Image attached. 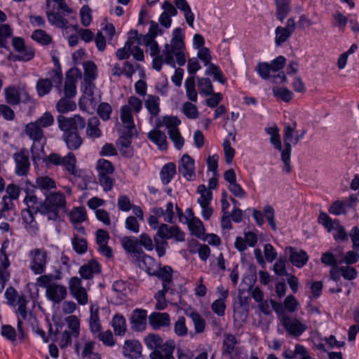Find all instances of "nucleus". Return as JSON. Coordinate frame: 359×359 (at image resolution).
Instances as JSON below:
<instances>
[{"instance_id":"obj_1","label":"nucleus","mask_w":359,"mask_h":359,"mask_svg":"<svg viewBox=\"0 0 359 359\" xmlns=\"http://www.w3.org/2000/svg\"><path fill=\"white\" fill-rule=\"evenodd\" d=\"M59 129L63 132L62 140L68 149L78 150L83 143V138L79 130H82L86 126L84 118L80 115L66 117L59 115L57 117Z\"/></svg>"},{"instance_id":"obj_2","label":"nucleus","mask_w":359,"mask_h":359,"mask_svg":"<svg viewBox=\"0 0 359 359\" xmlns=\"http://www.w3.org/2000/svg\"><path fill=\"white\" fill-rule=\"evenodd\" d=\"M297 128V123L294 122L292 125L285 123L283 129L284 148L282 147L279 129L277 126L269 127L265 128V131L270 135V142L274 148L281 151V160L283 162V171L290 173L292 170L290 165V156L292 152V146L290 142L292 139V134Z\"/></svg>"},{"instance_id":"obj_3","label":"nucleus","mask_w":359,"mask_h":359,"mask_svg":"<svg viewBox=\"0 0 359 359\" xmlns=\"http://www.w3.org/2000/svg\"><path fill=\"white\" fill-rule=\"evenodd\" d=\"M146 346L151 350L150 359H175L173 353L175 342L172 339L164 340L158 334L150 333L144 339Z\"/></svg>"},{"instance_id":"obj_4","label":"nucleus","mask_w":359,"mask_h":359,"mask_svg":"<svg viewBox=\"0 0 359 359\" xmlns=\"http://www.w3.org/2000/svg\"><path fill=\"white\" fill-rule=\"evenodd\" d=\"M66 198L61 191L50 192L40 203L37 211L48 220L55 221L66 212Z\"/></svg>"},{"instance_id":"obj_5","label":"nucleus","mask_w":359,"mask_h":359,"mask_svg":"<svg viewBox=\"0 0 359 359\" xmlns=\"http://www.w3.org/2000/svg\"><path fill=\"white\" fill-rule=\"evenodd\" d=\"M60 278L59 275L54 276L53 274L41 275L36 278V285L41 287L46 288L47 299L54 304H60L67 296L66 286L53 282Z\"/></svg>"},{"instance_id":"obj_6","label":"nucleus","mask_w":359,"mask_h":359,"mask_svg":"<svg viewBox=\"0 0 359 359\" xmlns=\"http://www.w3.org/2000/svg\"><path fill=\"white\" fill-rule=\"evenodd\" d=\"M96 169L97 179L103 190L107 192L111 191L114 184V179L111 177L114 172L112 163L108 160L100 158L97 162Z\"/></svg>"},{"instance_id":"obj_7","label":"nucleus","mask_w":359,"mask_h":359,"mask_svg":"<svg viewBox=\"0 0 359 359\" xmlns=\"http://www.w3.org/2000/svg\"><path fill=\"white\" fill-rule=\"evenodd\" d=\"M62 71L60 69H53L50 79H40L38 80L36 86L38 95L40 97H43L48 94L53 86L57 89L60 94L62 91Z\"/></svg>"},{"instance_id":"obj_8","label":"nucleus","mask_w":359,"mask_h":359,"mask_svg":"<svg viewBox=\"0 0 359 359\" xmlns=\"http://www.w3.org/2000/svg\"><path fill=\"white\" fill-rule=\"evenodd\" d=\"M184 49V36L180 27L174 29L172 38L170 44H166L163 50V55L165 56V62L171 65L172 67H175V62L174 60V52L178 50H183Z\"/></svg>"},{"instance_id":"obj_9","label":"nucleus","mask_w":359,"mask_h":359,"mask_svg":"<svg viewBox=\"0 0 359 359\" xmlns=\"http://www.w3.org/2000/svg\"><path fill=\"white\" fill-rule=\"evenodd\" d=\"M29 269L36 275H43L48 262V252L44 248H34L29 252Z\"/></svg>"},{"instance_id":"obj_10","label":"nucleus","mask_w":359,"mask_h":359,"mask_svg":"<svg viewBox=\"0 0 359 359\" xmlns=\"http://www.w3.org/2000/svg\"><path fill=\"white\" fill-rule=\"evenodd\" d=\"M47 165H62L65 170L73 175H77L76 158L74 153L69 152L65 156L51 153L44 161Z\"/></svg>"},{"instance_id":"obj_11","label":"nucleus","mask_w":359,"mask_h":359,"mask_svg":"<svg viewBox=\"0 0 359 359\" xmlns=\"http://www.w3.org/2000/svg\"><path fill=\"white\" fill-rule=\"evenodd\" d=\"M11 45L13 50L18 53L12 55L13 61L28 62L34 58L35 55L34 48L29 46H26L23 38L20 36L13 37Z\"/></svg>"},{"instance_id":"obj_12","label":"nucleus","mask_w":359,"mask_h":359,"mask_svg":"<svg viewBox=\"0 0 359 359\" xmlns=\"http://www.w3.org/2000/svg\"><path fill=\"white\" fill-rule=\"evenodd\" d=\"M142 101L135 97L130 96L128 99V104L122 106L120 109V117L123 123H133V112L137 114L142 109Z\"/></svg>"},{"instance_id":"obj_13","label":"nucleus","mask_w":359,"mask_h":359,"mask_svg":"<svg viewBox=\"0 0 359 359\" xmlns=\"http://www.w3.org/2000/svg\"><path fill=\"white\" fill-rule=\"evenodd\" d=\"M25 133L30 140L33 141L32 150L39 146L43 151V147L46 144V137L44 135L43 129L35 122H30L25 126Z\"/></svg>"},{"instance_id":"obj_14","label":"nucleus","mask_w":359,"mask_h":359,"mask_svg":"<svg viewBox=\"0 0 359 359\" xmlns=\"http://www.w3.org/2000/svg\"><path fill=\"white\" fill-rule=\"evenodd\" d=\"M81 77V72L77 68L70 69L66 73L63 88L64 95L67 97H74L76 95V83Z\"/></svg>"},{"instance_id":"obj_15","label":"nucleus","mask_w":359,"mask_h":359,"mask_svg":"<svg viewBox=\"0 0 359 359\" xmlns=\"http://www.w3.org/2000/svg\"><path fill=\"white\" fill-rule=\"evenodd\" d=\"M156 236L166 240L174 238L176 241L179 242L185 240L184 232L178 226H169L166 224H162L158 226Z\"/></svg>"},{"instance_id":"obj_16","label":"nucleus","mask_w":359,"mask_h":359,"mask_svg":"<svg viewBox=\"0 0 359 359\" xmlns=\"http://www.w3.org/2000/svg\"><path fill=\"white\" fill-rule=\"evenodd\" d=\"M83 69L86 90L90 96L93 97V88H95V84L93 83V81L96 79L97 75V66L93 62L87 61L83 63Z\"/></svg>"},{"instance_id":"obj_17","label":"nucleus","mask_w":359,"mask_h":359,"mask_svg":"<svg viewBox=\"0 0 359 359\" xmlns=\"http://www.w3.org/2000/svg\"><path fill=\"white\" fill-rule=\"evenodd\" d=\"M178 170L186 180H194L195 178L194 160L188 154H184L180 161Z\"/></svg>"},{"instance_id":"obj_18","label":"nucleus","mask_w":359,"mask_h":359,"mask_svg":"<svg viewBox=\"0 0 359 359\" xmlns=\"http://www.w3.org/2000/svg\"><path fill=\"white\" fill-rule=\"evenodd\" d=\"M149 324L155 330L168 327L170 317L168 313L153 312L149 316Z\"/></svg>"},{"instance_id":"obj_19","label":"nucleus","mask_w":359,"mask_h":359,"mask_svg":"<svg viewBox=\"0 0 359 359\" xmlns=\"http://www.w3.org/2000/svg\"><path fill=\"white\" fill-rule=\"evenodd\" d=\"M121 245L125 251L135 259L143 253V250L139 245L138 238L134 236H125L121 239Z\"/></svg>"},{"instance_id":"obj_20","label":"nucleus","mask_w":359,"mask_h":359,"mask_svg":"<svg viewBox=\"0 0 359 359\" xmlns=\"http://www.w3.org/2000/svg\"><path fill=\"white\" fill-rule=\"evenodd\" d=\"M283 325L290 334L295 337L300 336L306 329V326L299 320L288 316L283 317Z\"/></svg>"},{"instance_id":"obj_21","label":"nucleus","mask_w":359,"mask_h":359,"mask_svg":"<svg viewBox=\"0 0 359 359\" xmlns=\"http://www.w3.org/2000/svg\"><path fill=\"white\" fill-rule=\"evenodd\" d=\"M142 346L137 340H126L123 346V354L130 359H137L142 355Z\"/></svg>"},{"instance_id":"obj_22","label":"nucleus","mask_w":359,"mask_h":359,"mask_svg":"<svg viewBox=\"0 0 359 359\" xmlns=\"http://www.w3.org/2000/svg\"><path fill=\"white\" fill-rule=\"evenodd\" d=\"M131 328L136 332L145 330L147 325V311L136 309L130 317Z\"/></svg>"},{"instance_id":"obj_23","label":"nucleus","mask_w":359,"mask_h":359,"mask_svg":"<svg viewBox=\"0 0 359 359\" xmlns=\"http://www.w3.org/2000/svg\"><path fill=\"white\" fill-rule=\"evenodd\" d=\"M173 270L170 266H164L156 269L152 276H156L162 280V285L164 287H170L174 288L172 282Z\"/></svg>"},{"instance_id":"obj_24","label":"nucleus","mask_w":359,"mask_h":359,"mask_svg":"<svg viewBox=\"0 0 359 359\" xmlns=\"http://www.w3.org/2000/svg\"><path fill=\"white\" fill-rule=\"evenodd\" d=\"M13 158L16 164V174L19 176L26 175L30 166L29 157L23 152H19L14 154Z\"/></svg>"},{"instance_id":"obj_25","label":"nucleus","mask_w":359,"mask_h":359,"mask_svg":"<svg viewBox=\"0 0 359 359\" xmlns=\"http://www.w3.org/2000/svg\"><path fill=\"white\" fill-rule=\"evenodd\" d=\"M184 314L190 318L194 325L195 332L197 334L202 333L205 331V321L201 314L195 309L189 307L184 311Z\"/></svg>"},{"instance_id":"obj_26","label":"nucleus","mask_w":359,"mask_h":359,"mask_svg":"<svg viewBox=\"0 0 359 359\" xmlns=\"http://www.w3.org/2000/svg\"><path fill=\"white\" fill-rule=\"evenodd\" d=\"M135 260L138 262L139 266L144 270L149 276H152L155 272L156 263L152 257L143 252V253L140 255V257H136Z\"/></svg>"},{"instance_id":"obj_27","label":"nucleus","mask_w":359,"mask_h":359,"mask_svg":"<svg viewBox=\"0 0 359 359\" xmlns=\"http://www.w3.org/2000/svg\"><path fill=\"white\" fill-rule=\"evenodd\" d=\"M101 266L96 260H90L80 267L79 273L84 279H91L94 274L100 273Z\"/></svg>"},{"instance_id":"obj_28","label":"nucleus","mask_w":359,"mask_h":359,"mask_svg":"<svg viewBox=\"0 0 359 359\" xmlns=\"http://www.w3.org/2000/svg\"><path fill=\"white\" fill-rule=\"evenodd\" d=\"M288 250L290 252V260L294 266L301 268L307 263L309 256L304 250H301L297 251L292 247H290Z\"/></svg>"},{"instance_id":"obj_29","label":"nucleus","mask_w":359,"mask_h":359,"mask_svg":"<svg viewBox=\"0 0 359 359\" xmlns=\"http://www.w3.org/2000/svg\"><path fill=\"white\" fill-rule=\"evenodd\" d=\"M148 139L156 144L161 150L167 149V141L165 134L158 129H154L147 134Z\"/></svg>"},{"instance_id":"obj_30","label":"nucleus","mask_w":359,"mask_h":359,"mask_svg":"<svg viewBox=\"0 0 359 359\" xmlns=\"http://www.w3.org/2000/svg\"><path fill=\"white\" fill-rule=\"evenodd\" d=\"M144 105L151 117H156L159 115L160 98L154 95H148L144 101Z\"/></svg>"},{"instance_id":"obj_31","label":"nucleus","mask_w":359,"mask_h":359,"mask_svg":"<svg viewBox=\"0 0 359 359\" xmlns=\"http://www.w3.org/2000/svg\"><path fill=\"white\" fill-rule=\"evenodd\" d=\"M177 173L176 165L174 163L170 162L165 164L160 172V177L164 185L168 184Z\"/></svg>"},{"instance_id":"obj_32","label":"nucleus","mask_w":359,"mask_h":359,"mask_svg":"<svg viewBox=\"0 0 359 359\" xmlns=\"http://www.w3.org/2000/svg\"><path fill=\"white\" fill-rule=\"evenodd\" d=\"M90 315L89 318L90 330L93 335L101 330V323L99 316V308L92 305L90 308Z\"/></svg>"},{"instance_id":"obj_33","label":"nucleus","mask_w":359,"mask_h":359,"mask_svg":"<svg viewBox=\"0 0 359 359\" xmlns=\"http://www.w3.org/2000/svg\"><path fill=\"white\" fill-rule=\"evenodd\" d=\"M174 4L178 9L184 13L187 24L193 28L194 14L192 13L191 7L187 0H174Z\"/></svg>"},{"instance_id":"obj_34","label":"nucleus","mask_w":359,"mask_h":359,"mask_svg":"<svg viewBox=\"0 0 359 359\" xmlns=\"http://www.w3.org/2000/svg\"><path fill=\"white\" fill-rule=\"evenodd\" d=\"M111 325L116 335L123 336L126 332V320L123 315L116 313L111 320Z\"/></svg>"},{"instance_id":"obj_35","label":"nucleus","mask_w":359,"mask_h":359,"mask_svg":"<svg viewBox=\"0 0 359 359\" xmlns=\"http://www.w3.org/2000/svg\"><path fill=\"white\" fill-rule=\"evenodd\" d=\"M72 98V97H67L65 96L60 98L55 106L57 111L62 114L76 109V104L74 101L71 100Z\"/></svg>"},{"instance_id":"obj_36","label":"nucleus","mask_w":359,"mask_h":359,"mask_svg":"<svg viewBox=\"0 0 359 359\" xmlns=\"http://www.w3.org/2000/svg\"><path fill=\"white\" fill-rule=\"evenodd\" d=\"M238 343V341L233 334L226 333L222 348L223 355H231Z\"/></svg>"},{"instance_id":"obj_37","label":"nucleus","mask_w":359,"mask_h":359,"mask_svg":"<svg viewBox=\"0 0 359 359\" xmlns=\"http://www.w3.org/2000/svg\"><path fill=\"white\" fill-rule=\"evenodd\" d=\"M276 18L283 22L284 19L291 11L290 0H276Z\"/></svg>"},{"instance_id":"obj_38","label":"nucleus","mask_w":359,"mask_h":359,"mask_svg":"<svg viewBox=\"0 0 359 359\" xmlns=\"http://www.w3.org/2000/svg\"><path fill=\"white\" fill-rule=\"evenodd\" d=\"M36 188L39 189L46 196L50 189L56 188V183L48 176L39 177L36 181Z\"/></svg>"},{"instance_id":"obj_39","label":"nucleus","mask_w":359,"mask_h":359,"mask_svg":"<svg viewBox=\"0 0 359 359\" xmlns=\"http://www.w3.org/2000/svg\"><path fill=\"white\" fill-rule=\"evenodd\" d=\"M100 121L97 117H91L88 119L86 128V134L90 138H98L102 135V131L98 128Z\"/></svg>"},{"instance_id":"obj_40","label":"nucleus","mask_w":359,"mask_h":359,"mask_svg":"<svg viewBox=\"0 0 359 359\" xmlns=\"http://www.w3.org/2000/svg\"><path fill=\"white\" fill-rule=\"evenodd\" d=\"M228 297V290H224L222 292V298L216 299L211 305L212 311L219 316H223L225 313L226 304L225 300Z\"/></svg>"},{"instance_id":"obj_41","label":"nucleus","mask_w":359,"mask_h":359,"mask_svg":"<svg viewBox=\"0 0 359 359\" xmlns=\"http://www.w3.org/2000/svg\"><path fill=\"white\" fill-rule=\"evenodd\" d=\"M5 98L8 104L17 105L20 102V93L15 86H9L5 88Z\"/></svg>"},{"instance_id":"obj_42","label":"nucleus","mask_w":359,"mask_h":359,"mask_svg":"<svg viewBox=\"0 0 359 359\" xmlns=\"http://www.w3.org/2000/svg\"><path fill=\"white\" fill-rule=\"evenodd\" d=\"M187 96L192 102L197 101V92L196 90L195 76H189L185 81Z\"/></svg>"},{"instance_id":"obj_43","label":"nucleus","mask_w":359,"mask_h":359,"mask_svg":"<svg viewBox=\"0 0 359 359\" xmlns=\"http://www.w3.org/2000/svg\"><path fill=\"white\" fill-rule=\"evenodd\" d=\"M13 34V29L8 24H0V48H8V39Z\"/></svg>"},{"instance_id":"obj_44","label":"nucleus","mask_w":359,"mask_h":359,"mask_svg":"<svg viewBox=\"0 0 359 359\" xmlns=\"http://www.w3.org/2000/svg\"><path fill=\"white\" fill-rule=\"evenodd\" d=\"M47 18L51 25L58 28H65L68 23V21L63 16L53 11L47 12Z\"/></svg>"},{"instance_id":"obj_45","label":"nucleus","mask_w":359,"mask_h":359,"mask_svg":"<svg viewBox=\"0 0 359 359\" xmlns=\"http://www.w3.org/2000/svg\"><path fill=\"white\" fill-rule=\"evenodd\" d=\"M116 146L121 155L126 158H130L133 156V149L131 146V141L117 140Z\"/></svg>"},{"instance_id":"obj_46","label":"nucleus","mask_w":359,"mask_h":359,"mask_svg":"<svg viewBox=\"0 0 359 359\" xmlns=\"http://www.w3.org/2000/svg\"><path fill=\"white\" fill-rule=\"evenodd\" d=\"M69 219L74 224L82 223L87 219V214L85 208L78 207L74 208L69 215Z\"/></svg>"},{"instance_id":"obj_47","label":"nucleus","mask_w":359,"mask_h":359,"mask_svg":"<svg viewBox=\"0 0 359 359\" xmlns=\"http://www.w3.org/2000/svg\"><path fill=\"white\" fill-rule=\"evenodd\" d=\"M198 192L200 194V197L198 198V203L200 205H210L212 199V193L210 190H208L204 184L198 187Z\"/></svg>"},{"instance_id":"obj_48","label":"nucleus","mask_w":359,"mask_h":359,"mask_svg":"<svg viewBox=\"0 0 359 359\" xmlns=\"http://www.w3.org/2000/svg\"><path fill=\"white\" fill-rule=\"evenodd\" d=\"M191 234L199 239H205V228L200 219H194L189 224Z\"/></svg>"},{"instance_id":"obj_49","label":"nucleus","mask_w":359,"mask_h":359,"mask_svg":"<svg viewBox=\"0 0 359 359\" xmlns=\"http://www.w3.org/2000/svg\"><path fill=\"white\" fill-rule=\"evenodd\" d=\"M32 39L39 43L46 46L52 43V37L45 30L36 29L32 34Z\"/></svg>"},{"instance_id":"obj_50","label":"nucleus","mask_w":359,"mask_h":359,"mask_svg":"<svg viewBox=\"0 0 359 359\" xmlns=\"http://www.w3.org/2000/svg\"><path fill=\"white\" fill-rule=\"evenodd\" d=\"M93 336L98 339L99 341H102V344L106 346L112 347L115 345V340L110 330H107L104 332H102L100 330Z\"/></svg>"},{"instance_id":"obj_51","label":"nucleus","mask_w":359,"mask_h":359,"mask_svg":"<svg viewBox=\"0 0 359 359\" xmlns=\"http://www.w3.org/2000/svg\"><path fill=\"white\" fill-rule=\"evenodd\" d=\"M320 261L323 264L330 266L331 268H336L339 264H340L338 256L337 255H334L330 251L322 254Z\"/></svg>"},{"instance_id":"obj_52","label":"nucleus","mask_w":359,"mask_h":359,"mask_svg":"<svg viewBox=\"0 0 359 359\" xmlns=\"http://www.w3.org/2000/svg\"><path fill=\"white\" fill-rule=\"evenodd\" d=\"M198 87L201 94L210 95L213 94V86L208 78H200L198 79Z\"/></svg>"},{"instance_id":"obj_53","label":"nucleus","mask_w":359,"mask_h":359,"mask_svg":"<svg viewBox=\"0 0 359 359\" xmlns=\"http://www.w3.org/2000/svg\"><path fill=\"white\" fill-rule=\"evenodd\" d=\"M72 244L74 251L77 254H83L88 248V243L86 239L80 238L77 235H74L72 238Z\"/></svg>"},{"instance_id":"obj_54","label":"nucleus","mask_w":359,"mask_h":359,"mask_svg":"<svg viewBox=\"0 0 359 359\" xmlns=\"http://www.w3.org/2000/svg\"><path fill=\"white\" fill-rule=\"evenodd\" d=\"M206 74L212 75L214 79L219 81L222 84H224L226 82L224 74L219 67L215 64H210L208 69L206 72Z\"/></svg>"},{"instance_id":"obj_55","label":"nucleus","mask_w":359,"mask_h":359,"mask_svg":"<svg viewBox=\"0 0 359 359\" xmlns=\"http://www.w3.org/2000/svg\"><path fill=\"white\" fill-rule=\"evenodd\" d=\"M55 118L50 111H46L41 116L38 118L34 122L42 129L49 128L54 123Z\"/></svg>"},{"instance_id":"obj_56","label":"nucleus","mask_w":359,"mask_h":359,"mask_svg":"<svg viewBox=\"0 0 359 359\" xmlns=\"http://www.w3.org/2000/svg\"><path fill=\"white\" fill-rule=\"evenodd\" d=\"M8 245L9 241L8 240H6L3 242L0 249L1 269H7L11 265V262L6 253V250L8 248Z\"/></svg>"},{"instance_id":"obj_57","label":"nucleus","mask_w":359,"mask_h":359,"mask_svg":"<svg viewBox=\"0 0 359 359\" xmlns=\"http://www.w3.org/2000/svg\"><path fill=\"white\" fill-rule=\"evenodd\" d=\"M275 33V42L277 46H280L282 43H285L292 34L281 26L276 27Z\"/></svg>"},{"instance_id":"obj_58","label":"nucleus","mask_w":359,"mask_h":359,"mask_svg":"<svg viewBox=\"0 0 359 359\" xmlns=\"http://www.w3.org/2000/svg\"><path fill=\"white\" fill-rule=\"evenodd\" d=\"M273 93L275 97L286 102H290L293 97L292 92L285 88H273Z\"/></svg>"},{"instance_id":"obj_59","label":"nucleus","mask_w":359,"mask_h":359,"mask_svg":"<svg viewBox=\"0 0 359 359\" xmlns=\"http://www.w3.org/2000/svg\"><path fill=\"white\" fill-rule=\"evenodd\" d=\"M168 135L170 140L173 142L175 147L177 149H181L184 145V140L182 137L178 128H173L168 130Z\"/></svg>"},{"instance_id":"obj_60","label":"nucleus","mask_w":359,"mask_h":359,"mask_svg":"<svg viewBox=\"0 0 359 359\" xmlns=\"http://www.w3.org/2000/svg\"><path fill=\"white\" fill-rule=\"evenodd\" d=\"M165 240L159 238L156 235L154 237V245L159 257L165 255L166 249L168 248V243Z\"/></svg>"},{"instance_id":"obj_61","label":"nucleus","mask_w":359,"mask_h":359,"mask_svg":"<svg viewBox=\"0 0 359 359\" xmlns=\"http://www.w3.org/2000/svg\"><path fill=\"white\" fill-rule=\"evenodd\" d=\"M175 334L180 337L187 334L188 328L186 325V319L184 316H180L174 325Z\"/></svg>"},{"instance_id":"obj_62","label":"nucleus","mask_w":359,"mask_h":359,"mask_svg":"<svg viewBox=\"0 0 359 359\" xmlns=\"http://www.w3.org/2000/svg\"><path fill=\"white\" fill-rule=\"evenodd\" d=\"M68 322L69 331L72 334L74 337H78L79 335L80 323L76 316H70L67 318Z\"/></svg>"},{"instance_id":"obj_63","label":"nucleus","mask_w":359,"mask_h":359,"mask_svg":"<svg viewBox=\"0 0 359 359\" xmlns=\"http://www.w3.org/2000/svg\"><path fill=\"white\" fill-rule=\"evenodd\" d=\"M1 334L11 342L16 341L17 332L15 329L10 325H3L1 326Z\"/></svg>"},{"instance_id":"obj_64","label":"nucleus","mask_w":359,"mask_h":359,"mask_svg":"<svg viewBox=\"0 0 359 359\" xmlns=\"http://www.w3.org/2000/svg\"><path fill=\"white\" fill-rule=\"evenodd\" d=\"M97 111L103 121H107L110 118L112 109L109 103L102 102L99 104Z\"/></svg>"}]
</instances>
